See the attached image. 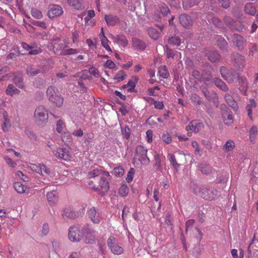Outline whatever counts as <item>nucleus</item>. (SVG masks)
I'll use <instances>...</instances> for the list:
<instances>
[{
    "mask_svg": "<svg viewBox=\"0 0 258 258\" xmlns=\"http://www.w3.org/2000/svg\"><path fill=\"white\" fill-rule=\"evenodd\" d=\"M203 82H204L206 85L209 86L213 82L211 75L208 73L203 74Z\"/></svg>",
    "mask_w": 258,
    "mask_h": 258,
    "instance_id": "43",
    "label": "nucleus"
},
{
    "mask_svg": "<svg viewBox=\"0 0 258 258\" xmlns=\"http://www.w3.org/2000/svg\"><path fill=\"white\" fill-rule=\"evenodd\" d=\"M34 120L37 123H46L48 118V113L47 109L43 105L38 106L34 111Z\"/></svg>",
    "mask_w": 258,
    "mask_h": 258,
    "instance_id": "4",
    "label": "nucleus"
},
{
    "mask_svg": "<svg viewBox=\"0 0 258 258\" xmlns=\"http://www.w3.org/2000/svg\"><path fill=\"white\" fill-rule=\"evenodd\" d=\"M201 171L203 174H208L211 172V167L206 163H201L199 165Z\"/></svg>",
    "mask_w": 258,
    "mask_h": 258,
    "instance_id": "39",
    "label": "nucleus"
},
{
    "mask_svg": "<svg viewBox=\"0 0 258 258\" xmlns=\"http://www.w3.org/2000/svg\"><path fill=\"white\" fill-rule=\"evenodd\" d=\"M134 173L135 170L133 168H131L128 171L127 177H126V180L127 181V182H130L132 181Z\"/></svg>",
    "mask_w": 258,
    "mask_h": 258,
    "instance_id": "64",
    "label": "nucleus"
},
{
    "mask_svg": "<svg viewBox=\"0 0 258 258\" xmlns=\"http://www.w3.org/2000/svg\"><path fill=\"white\" fill-rule=\"evenodd\" d=\"M224 97L226 102L229 105V106L234 109H237L238 108L236 102L230 95L226 93L225 94Z\"/></svg>",
    "mask_w": 258,
    "mask_h": 258,
    "instance_id": "33",
    "label": "nucleus"
},
{
    "mask_svg": "<svg viewBox=\"0 0 258 258\" xmlns=\"http://www.w3.org/2000/svg\"><path fill=\"white\" fill-rule=\"evenodd\" d=\"M158 73L160 77L166 79L169 76L168 69L165 66L160 67L158 69Z\"/></svg>",
    "mask_w": 258,
    "mask_h": 258,
    "instance_id": "38",
    "label": "nucleus"
},
{
    "mask_svg": "<svg viewBox=\"0 0 258 258\" xmlns=\"http://www.w3.org/2000/svg\"><path fill=\"white\" fill-rule=\"evenodd\" d=\"M256 106V103L253 99H249V102L246 105V110L247 111L248 116L250 119L252 120V111L255 108Z\"/></svg>",
    "mask_w": 258,
    "mask_h": 258,
    "instance_id": "27",
    "label": "nucleus"
},
{
    "mask_svg": "<svg viewBox=\"0 0 258 258\" xmlns=\"http://www.w3.org/2000/svg\"><path fill=\"white\" fill-rule=\"evenodd\" d=\"M235 147V142L231 140H228L223 146V150L226 151H230Z\"/></svg>",
    "mask_w": 258,
    "mask_h": 258,
    "instance_id": "40",
    "label": "nucleus"
},
{
    "mask_svg": "<svg viewBox=\"0 0 258 258\" xmlns=\"http://www.w3.org/2000/svg\"><path fill=\"white\" fill-rule=\"evenodd\" d=\"M64 124L63 121L61 119H59L57 121L56 123V131L58 133H61L62 131L63 128L64 127Z\"/></svg>",
    "mask_w": 258,
    "mask_h": 258,
    "instance_id": "59",
    "label": "nucleus"
},
{
    "mask_svg": "<svg viewBox=\"0 0 258 258\" xmlns=\"http://www.w3.org/2000/svg\"><path fill=\"white\" fill-rule=\"evenodd\" d=\"M132 45L134 48L140 50H144L146 46L145 42L137 38L132 39Z\"/></svg>",
    "mask_w": 258,
    "mask_h": 258,
    "instance_id": "28",
    "label": "nucleus"
},
{
    "mask_svg": "<svg viewBox=\"0 0 258 258\" xmlns=\"http://www.w3.org/2000/svg\"><path fill=\"white\" fill-rule=\"evenodd\" d=\"M124 173V169L121 167H117L114 168V174L116 176H121Z\"/></svg>",
    "mask_w": 258,
    "mask_h": 258,
    "instance_id": "57",
    "label": "nucleus"
},
{
    "mask_svg": "<svg viewBox=\"0 0 258 258\" xmlns=\"http://www.w3.org/2000/svg\"><path fill=\"white\" fill-rule=\"evenodd\" d=\"M162 139L166 144H169L172 141V138L169 133L167 132H166L163 134L162 136Z\"/></svg>",
    "mask_w": 258,
    "mask_h": 258,
    "instance_id": "51",
    "label": "nucleus"
},
{
    "mask_svg": "<svg viewBox=\"0 0 258 258\" xmlns=\"http://www.w3.org/2000/svg\"><path fill=\"white\" fill-rule=\"evenodd\" d=\"M6 93L7 95L12 96L14 95L19 94L20 91L13 85L9 84L6 90Z\"/></svg>",
    "mask_w": 258,
    "mask_h": 258,
    "instance_id": "32",
    "label": "nucleus"
},
{
    "mask_svg": "<svg viewBox=\"0 0 258 258\" xmlns=\"http://www.w3.org/2000/svg\"><path fill=\"white\" fill-rule=\"evenodd\" d=\"M207 54L209 60L212 62H215L220 58V54L216 51H210Z\"/></svg>",
    "mask_w": 258,
    "mask_h": 258,
    "instance_id": "36",
    "label": "nucleus"
},
{
    "mask_svg": "<svg viewBox=\"0 0 258 258\" xmlns=\"http://www.w3.org/2000/svg\"><path fill=\"white\" fill-rule=\"evenodd\" d=\"M129 191V188L126 184L121 185L118 189V194L120 196L124 197H126Z\"/></svg>",
    "mask_w": 258,
    "mask_h": 258,
    "instance_id": "42",
    "label": "nucleus"
},
{
    "mask_svg": "<svg viewBox=\"0 0 258 258\" xmlns=\"http://www.w3.org/2000/svg\"><path fill=\"white\" fill-rule=\"evenodd\" d=\"M14 82L15 84L20 89H23L25 87L23 78L21 77H16L14 79Z\"/></svg>",
    "mask_w": 258,
    "mask_h": 258,
    "instance_id": "46",
    "label": "nucleus"
},
{
    "mask_svg": "<svg viewBox=\"0 0 258 258\" xmlns=\"http://www.w3.org/2000/svg\"><path fill=\"white\" fill-rule=\"evenodd\" d=\"M15 189L19 194L25 192L26 187L21 182H16L14 184Z\"/></svg>",
    "mask_w": 258,
    "mask_h": 258,
    "instance_id": "41",
    "label": "nucleus"
},
{
    "mask_svg": "<svg viewBox=\"0 0 258 258\" xmlns=\"http://www.w3.org/2000/svg\"><path fill=\"white\" fill-rule=\"evenodd\" d=\"M147 149L142 145L137 146L135 149V158L140 161L143 165H147L150 162L147 156Z\"/></svg>",
    "mask_w": 258,
    "mask_h": 258,
    "instance_id": "6",
    "label": "nucleus"
},
{
    "mask_svg": "<svg viewBox=\"0 0 258 258\" xmlns=\"http://www.w3.org/2000/svg\"><path fill=\"white\" fill-rule=\"evenodd\" d=\"M211 21L212 23L217 27L218 28H222V22L220 21V20L217 17H213L211 19Z\"/></svg>",
    "mask_w": 258,
    "mask_h": 258,
    "instance_id": "60",
    "label": "nucleus"
},
{
    "mask_svg": "<svg viewBox=\"0 0 258 258\" xmlns=\"http://www.w3.org/2000/svg\"><path fill=\"white\" fill-rule=\"evenodd\" d=\"M61 215L63 219H74L78 216V213L71 208L67 207L62 210Z\"/></svg>",
    "mask_w": 258,
    "mask_h": 258,
    "instance_id": "16",
    "label": "nucleus"
},
{
    "mask_svg": "<svg viewBox=\"0 0 258 258\" xmlns=\"http://www.w3.org/2000/svg\"><path fill=\"white\" fill-rule=\"evenodd\" d=\"M108 247L114 254H120L123 252V248L117 242L115 238L110 236L107 241Z\"/></svg>",
    "mask_w": 258,
    "mask_h": 258,
    "instance_id": "8",
    "label": "nucleus"
},
{
    "mask_svg": "<svg viewBox=\"0 0 258 258\" xmlns=\"http://www.w3.org/2000/svg\"><path fill=\"white\" fill-rule=\"evenodd\" d=\"M103 171L101 167L97 168L90 171L88 173V176L89 178H94L96 176H101L104 174Z\"/></svg>",
    "mask_w": 258,
    "mask_h": 258,
    "instance_id": "34",
    "label": "nucleus"
},
{
    "mask_svg": "<svg viewBox=\"0 0 258 258\" xmlns=\"http://www.w3.org/2000/svg\"><path fill=\"white\" fill-rule=\"evenodd\" d=\"M21 46L24 49L28 51L30 55H36L42 52V49L38 47L36 43H32L29 45L25 42H22Z\"/></svg>",
    "mask_w": 258,
    "mask_h": 258,
    "instance_id": "11",
    "label": "nucleus"
},
{
    "mask_svg": "<svg viewBox=\"0 0 258 258\" xmlns=\"http://www.w3.org/2000/svg\"><path fill=\"white\" fill-rule=\"evenodd\" d=\"M47 201L50 205H54L58 201V194L56 190L48 192L47 195Z\"/></svg>",
    "mask_w": 258,
    "mask_h": 258,
    "instance_id": "20",
    "label": "nucleus"
},
{
    "mask_svg": "<svg viewBox=\"0 0 258 258\" xmlns=\"http://www.w3.org/2000/svg\"><path fill=\"white\" fill-rule=\"evenodd\" d=\"M190 99L195 104L200 105L202 103L201 98L196 93L191 95Z\"/></svg>",
    "mask_w": 258,
    "mask_h": 258,
    "instance_id": "49",
    "label": "nucleus"
},
{
    "mask_svg": "<svg viewBox=\"0 0 258 258\" xmlns=\"http://www.w3.org/2000/svg\"><path fill=\"white\" fill-rule=\"evenodd\" d=\"M31 13L32 16L36 19H40L43 17V15L42 12L35 8H33L31 10Z\"/></svg>",
    "mask_w": 258,
    "mask_h": 258,
    "instance_id": "45",
    "label": "nucleus"
},
{
    "mask_svg": "<svg viewBox=\"0 0 258 258\" xmlns=\"http://www.w3.org/2000/svg\"><path fill=\"white\" fill-rule=\"evenodd\" d=\"M79 52V51L77 49H74L71 48H66V51L63 53V55H72L75 54Z\"/></svg>",
    "mask_w": 258,
    "mask_h": 258,
    "instance_id": "56",
    "label": "nucleus"
},
{
    "mask_svg": "<svg viewBox=\"0 0 258 258\" xmlns=\"http://www.w3.org/2000/svg\"><path fill=\"white\" fill-rule=\"evenodd\" d=\"M105 22L108 26H113L119 23V18L114 15H106L104 17Z\"/></svg>",
    "mask_w": 258,
    "mask_h": 258,
    "instance_id": "22",
    "label": "nucleus"
},
{
    "mask_svg": "<svg viewBox=\"0 0 258 258\" xmlns=\"http://www.w3.org/2000/svg\"><path fill=\"white\" fill-rule=\"evenodd\" d=\"M88 72L96 78H99L100 76L98 70L93 67H91L89 69Z\"/></svg>",
    "mask_w": 258,
    "mask_h": 258,
    "instance_id": "52",
    "label": "nucleus"
},
{
    "mask_svg": "<svg viewBox=\"0 0 258 258\" xmlns=\"http://www.w3.org/2000/svg\"><path fill=\"white\" fill-rule=\"evenodd\" d=\"M63 13L62 8L58 5H52L49 6L48 16L50 18L60 16Z\"/></svg>",
    "mask_w": 258,
    "mask_h": 258,
    "instance_id": "12",
    "label": "nucleus"
},
{
    "mask_svg": "<svg viewBox=\"0 0 258 258\" xmlns=\"http://www.w3.org/2000/svg\"><path fill=\"white\" fill-rule=\"evenodd\" d=\"M192 75L199 81L201 82L203 81V74H201L199 71L196 70H194L192 73Z\"/></svg>",
    "mask_w": 258,
    "mask_h": 258,
    "instance_id": "54",
    "label": "nucleus"
},
{
    "mask_svg": "<svg viewBox=\"0 0 258 258\" xmlns=\"http://www.w3.org/2000/svg\"><path fill=\"white\" fill-rule=\"evenodd\" d=\"M213 82L218 88L223 91L226 92L228 90V88L227 85L221 80L218 78H215L213 81Z\"/></svg>",
    "mask_w": 258,
    "mask_h": 258,
    "instance_id": "35",
    "label": "nucleus"
},
{
    "mask_svg": "<svg viewBox=\"0 0 258 258\" xmlns=\"http://www.w3.org/2000/svg\"><path fill=\"white\" fill-rule=\"evenodd\" d=\"M167 158L170 162V164L173 167V169L178 172L179 168L180 166V164L176 162L175 157L173 153H169L168 154Z\"/></svg>",
    "mask_w": 258,
    "mask_h": 258,
    "instance_id": "26",
    "label": "nucleus"
},
{
    "mask_svg": "<svg viewBox=\"0 0 258 258\" xmlns=\"http://www.w3.org/2000/svg\"><path fill=\"white\" fill-rule=\"evenodd\" d=\"M139 78L137 76H133L132 79L129 80L127 84L122 86V88L124 89L127 88L128 92H131L133 91L136 87V84L138 82Z\"/></svg>",
    "mask_w": 258,
    "mask_h": 258,
    "instance_id": "19",
    "label": "nucleus"
},
{
    "mask_svg": "<svg viewBox=\"0 0 258 258\" xmlns=\"http://www.w3.org/2000/svg\"><path fill=\"white\" fill-rule=\"evenodd\" d=\"M179 22L183 27L188 28L192 25V21L189 16L186 14H182L179 16Z\"/></svg>",
    "mask_w": 258,
    "mask_h": 258,
    "instance_id": "21",
    "label": "nucleus"
},
{
    "mask_svg": "<svg viewBox=\"0 0 258 258\" xmlns=\"http://www.w3.org/2000/svg\"><path fill=\"white\" fill-rule=\"evenodd\" d=\"M40 72L41 71L40 69L33 65L28 66L26 69L27 74L30 77L36 76L38 74L40 73Z\"/></svg>",
    "mask_w": 258,
    "mask_h": 258,
    "instance_id": "30",
    "label": "nucleus"
},
{
    "mask_svg": "<svg viewBox=\"0 0 258 258\" xmlns=\"http://www.w3.org/2000/svg\"><path fill=\"white\" fill-rule=\"evenodd\" d=\"M155 160V166L160 170L161 168V158L159 154L155 155L154 156Z\"/></svg>",
    "mask_w": 258,
    "mask_h": 258,
    "instance_id": "61",
    "label": "nucleus"
},
{
    "mask_svg": "<svg viewBox=\"0 0 258 258\" xmlns=\"http://www.w3.org/2000/svg\"><path fill=\"white\" fill-rule=\"evenodd\" d=\"M5 160L7 164L9 165L11 167L14 168L15 167L17 164L16 161H13L11 158L9 157H5Z\"/></svg>",
    "mask_w": 258,
    "mask_h": 258,
    "instance_id": "58",
    "label": "nucleus"
},
{
    "mask_svg": "<svg viewBox=\"0 0 258 258\" xmlns=\"http://www.w3.org/2000/svg\"><path fill=\"white\" fill-rule=\"evenodd\" d=\"M235 77V74L232 73H227L226 75H225V77H223L226 81H227L228 83H231L233 81L234 78Z\"/></svg>",
    "mask_w": 258,
    "mask_h": 258,
    "instance_id": "62",
    "label": "nucleus"
},
{
    "mask_svg": "<svg viewBox=\"0 0 258 258\" xmlns=\"http://www.w3.org/2000/svg\"><path fill=\"white\" fill-rule=\"evenodd\" d=\"M31 167L33 170L37 172L43 176H46L49 174V169L43 164H39V165L32 164Z\"/></svg>",
    "mask_w": 258,
    "mask_h": 258,
    "instance_id": "14",
    "label": "nucleus"
},
{
    "mask_svg": "<svg viewBox=\"0 0 258 258\" xmlns=\"http://www.w3.org/2000/svg\"><path fill=\"white\" fill-rule=\"evenodd\" d=\"M46 95L49 101L55 104L57 107H61L63 102V98L57 91H55L52 86L49 87L46 91Z\"/></svg>",
    "mask_w": 258,
    "mask_h": 258,
    "instance_id": "3",
    "label": "nucleus"
},
{
    "mask_svg": "<svg viewBox=\"0 0 258 258\" xmlns=\"http://www.w3.org/2000/svg\"><path fill=\"white\" fill-rule=\"evenodd\" d=\"M203 123L198 120L191 121L189 124L185 127L188 137H191L192 133L197 134L203 128Z\"/></svg>",
    "mask_w": 258,
    "mask_h": 258,
    "instance_id": "7",
    "label": "nucleus"
},
{
    "mask_svg": "<svg viewBox=\"0 0 258 258\" xmlns=\"http://www.w3.org/2000/svg\"><path fill=\"white\" fill-rule=\"evenodd\" d=\"M88 214L90 220L94 223L98 224L100 222V218L98 213L94 207L91 208L88 211Z\"/></svg>",
    "mask_w": 258,
    "mask_h": 258,
    "instance_id": "17",
    "label": "nucleus"
},
{
    "mask_svg": "<svg viewBox=\"0 0 258 258\" xmlns=\"http://www.w3.org/2000/svg\"><path fill=\"white\" fill-rule=\"evenodd\" d=\"M191 189L195 194L208 201L214 200L219 196V191L212 187L195 185Z\"/></svg>",
    "mask_w": 258,
    "mask_h": 258,
    "instance_id": "1",
    "label": "nucleus"
},
{
    "mask_svg": "<svg viewBox=\"0 0 258 258\" xmlns=\"http://www.w3.org/2000/svg\"><path fill=\"white\" fill-rule=\"evenodd\" d=\"M52 49L54 53L59 55H63L66 48L69 47V42L67 39H63L62 42H60L59 38L53 39L52 41Z\"/></svg>",
    "mask_w": 258,
    "mask_h": 258,
    "instance_id": "5",
    "label": "nucleus"
},
{
    "mask_svg": "<svg viewBox=\"0 0 258 258\" xmlns=\"http://www.w3.org/2000/svg\"><path fill=\"white\" fill-rule=\"evenodd\" d=\"M222 117L224 122L226 125H229L233 123V117L232 112L229 109H226L222 112Z\"/></svg>",
    "mask_w": 258,
    "mask_h": 258,
    "instance_id": "18",
    "label": "nucleus"
},
{
    "mask_svg": "<svg viewBox=\"0 0 258 258\" xmlns=\"http://www.w3.org/2000/svg\"><path fill=\"white\" fill-rule=\"evenodd\" d=\"M67 3L71 6H73L76 10H82L85 8L84 4L79 2V0H66Z\"/></svg>",
    "mask_w": 258,
    "mask_h": 258,
    "instance_id": "31",
    "label": "nucleus"
},
{
    "mask_svg": "<svg viewBox=\"0 0 258 258\" xmlns=\"http://www.w3.org/2000/svg\"><path fill=\"white\" fill-rule=\"evenodd\" d=\"M111 38L114 39L115 42L123 47H125L128 45V40L124 35L114 36L111 35Z\"/></svg>",
    "mask_w": 258,
    "mask_h": 258,
    "instance_id": "24",
    "label": "nucleus"
},
{
    "mask_svg": "<svg viewBox=\"0 0 258 258\" xmlns=\"http://www.w3.org/2000/svg\"><path fill=\"white\" fill-rule=\"evenodd\" d=\"M53 152L55 157L66 161L70 160L72 158L69 147H59Z\"/></svg>",
    "mask_w": 258,
    "mask_h": 258,
    "instance_id": "9",
    "label": "nucleus"
},
{
    "mask_svg": "<svg viewBox=\"0 0 258 258\" xmlns=\"http://www.w3.org/2000/svg\"><path fill=\"white\" fill-rule=\"evenodd\" d=\"M232 41L239 49H242L243 48L244 40L241 36L234 34L232 37Z\"/></svg>",
    "mask_w": 258,
    "mask_h": 258,
    "instance_id": "23",
    "label": "nucleus"
},
{
    "mask_svg": "<svg viewBox=\"0 0 258 258\" xmlns=\"http://www.w3.org/2000/svg\"><path fill=\"white\" fill-rule=\"evenodd\" d=\"M125 73L123 71H119L114 76V80L117 82L121 81L125 79Z\"/></svg>",
    "mask_w": 258,
    "mask_h": 258,
    "instance_id": "48",
    "label": "nucleus"
},
{
    "mask_svg": "<svg viewBox=\"0 0 258 258\" xmlns=\"http://www.w3.org/2000/svg\"><path fill=\"white\" fill-rule=\"evenodd\" d=\"M181 40L177 37H171L168 39V42L171 44L178 46L181 43Z\"/></svg>",
    "mask_w": 258,
    "mask_h": 258,
    "instance_id": "50",
    "label": "nucleus"
},
{
    "mask_svg": "<svg viewBox=\"0 0 258 258\" xmlns=\"http://www.w3.org/2000/svg\"><path fill=\"white\" fill-rule=\"evenodd\" d=\"M149 36L154 40L157 39L160 36V32L155 28L150 27L148 29Z\"/></svg>",
    "mask_w": 258,
    "mask_h": 258,
    "instance_id": "37",
    "label": "nucleus"
},
{
    "mask_svg": "<svg viewBox=\"0 0 258 258\" xmlns=\"http://www.w3.org/2000/svg\"><path fill=\"white\" fill-rule=\"evenodd\" d=\"M201 91L208 100L213 101L214 102L217 101V96L216 93H213L211 96L209 91L205 87H201Z\"/></svg>",
    "mask_w": 258,
    "mask_h": 258,
    "instance_id": "25",
    "label": "nucleus"
},
{
    "mask_svg": "<svg viewBox=\"0 0 258 258\" xmlns=\"http://www.w3.org/2000/svg\"><path fill=\"white\" fill-rule=\"evenodd\" d=\"M110 176L109 173L107 171H104V174L100 176V179L99 181V187L104 191H107L109 187V182L107 177Z\"/></svg>",
    "mask_w": 258,
    "mask_h": 258,
    "instance_id": "13",
    "label": "nucleus"
},
{
    "mask_svg": "<svg viewBox=\"0 0 258 258\" xmlns=\"http://www.w3.org/2000/svg\"><path fill=\"white\" fill-rule=\"evenodd\" d=\"M196 0H183L182 2L183 7L184 9L191 7L197 4Z\"/></svg>",
    "mask_w": 258,
    "mask_h": 258,
    "instance_id": "47",
    "label": "nucleus"
},
{
    "mask_svg": "<svg viewBox=\"0 0 258 258\" xmlns=\"http://www.w3.org/2000/svg\"><path fill=\"white\" fill-rule=\"evenodd\" d=\"M85 239L84 241L88 244H93L95 242L96 237V232L94 230H88V227L87 226V230L85 231L84 234Z\"/></svg>",
    "mask_w": 258,
    "mask_h": 258,
    "instance_id": "15",
    "label": "nucleus"
},
{
    "mask_svg": "<svg viewBox=\"0 0 258 258\" xmlns=\"http://www.w3.org/2000/svg\"><path fill=\"white\" fill-rule=\"evenodd\" d=\"M101 42L102 46L108 51L111 52V49L109 46L108 43L109 40L107 38H103V39L100 40Z\"/></svg>",
    "mask_w": 258,
    "mask_h": 258,
    "instance_id": "53",
    "label": "nucleus"
},
{
    "mask_svg": "<svg viewBox=\"0 0 258 258\" xmlns=\"http://www.w3.org/2000/svg\"><path fill=\"white\" fill-rule=\"evenodd\" d=\"M257 134V128L255 126H253L249 131V138L250 141L252 142L255 136Z\"/></svg>",
    "mask_w": 258,
    "mask_h": 258,
    "instance_id": "55",
    "label": "nucleus"
},
{
    "mask_svg": "<svg viewBox=\"0 0 258 258\" xmlns=\"http://www.w3.org/2000/svg\"><path fill=\"white\" fill-rule=\"evenodd\" d=\"M87 226H73L70 228L68 236L69 239L73 242L80 241L83 238Z\"/></svg>",
    "mask_w": 258,
    "mask_h": 258,
    "instance_id": "2",
    "label": "nucleus"
},
{
    "mask_svg": "<svg viewBox=\"0 0 258 258\" xmlns=\"http://www.w3.org/2000/svg\"><path fill=\"white\" fill-rule=\"evenodd\" d=\"M217 45L222 50L226 49L228 43L223 38H219L217 40Z\"/></svg>",
    "mask_w": 258,
    "mask_h": 258,
    "instance_id": "44",
    "label": "nucleus"
},
{
    "mask_svg": "<svg viewBox=\"0 0 258 258\" xmlns=\"http://www.w3.org/2000/svg\"><path fill=\"white\" fill-rule=\"evenodd\" d=\"M244 11L247 14L253 16L255 14L256 10L253 3H248L245 5Z\"/></svg>",
    "mask_w": 258,
    "mask_h": 258,
    "instance_id": "29",
    "label": "nucleus"
},
{
    "mask_svg": "<svg viewBox=\"0 0 258 258\" xmlns=\"http://www.w3.org/2000/svg\"><path fill=\"white\" fill-rule=\"evenodd\" d=\"M231 59L234 66L238 69H242L245 66L244 57L238 53H233Z\"/></svg>",
    "mask_w": 258,
    "mask_h": 258,
    "instance_id": "10",
    "label": "nucleus"
},
{
    "mask_svg": "<svg viewBox=\"0 0 258 258\" xmlns=\"http://www.w3.org/2000/svg\"><path fill=\"white\" fill-rule=\"evenodd\" d=\"M224 21L226 25L230 28L232 27V24L234 23L233 19L229 16H225L224 18Z\"/></svg>",
    "mask_w": 258,
    "mask_h": 258,
    "instance_id": "63",
    "label": "nucleus"
}]
</instances>
